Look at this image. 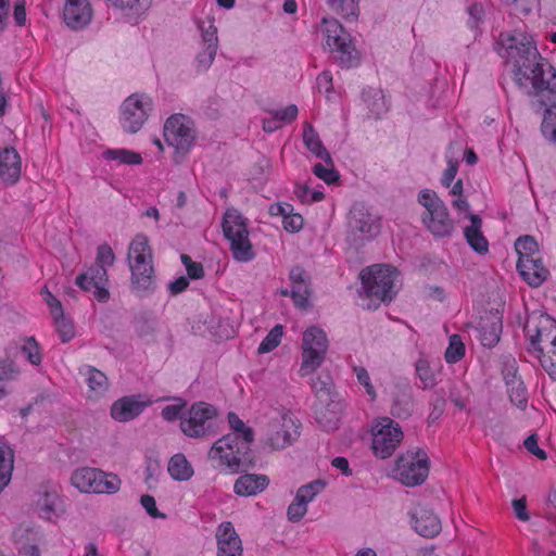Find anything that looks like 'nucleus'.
I'll return each instance as SVG.
<instances>
[{
	"label": "nucleus",
	"instance_id": "obj_42",
	"mask_svg": "<svg viewBox=\"0 0 556 556\" xmlns=\"http://www.w3.org/2000/svg\"><path fill=\"white\" fill-rule=\"evenodd\" d=\"M332 80V74L329 71L321 72L316 78L317 91L324 94L330 102H334L339 99V93L333 89Z\"/></svg>",
	"mask_w": 556,
	"mask_h": 556
},
{
	"label": "nucleus",
	"instance_id": "obj_32",
	"mask_svg": "<svg viewBox=\"0 0 556 556\" xmlns=\"http://www.w3.org/2000/svg\"><path fill=\"white\" fill-rule=\"evenodd\" d=\"M167 471L176 481H188L194 475L191 463L182 453H177L169 458Z\"/></svg>",
	"mask_w": 556,
	"mask_h": 556
},
{
	"label": "nucleus",
	"instance_id": "obj_7",
	"mask_svg": "<svg viewBox=\"0 0 556 556\" xmlns=\"http://www.w3.org/2000/svg\"><path fill=\"white\" fill-rule=\"evenodd\" d=\"M114 262L115 254L112 248L106 243L99 245L96 264L86 273L77 276L76 285L80 289L91 292L99 302L106 303L110 300L108 268L111 267Z\"/></svg>",
	"mask_w": 556,
	"mask_h": 556
},
{
	"label": "nucleus",
	"instance_id": "obj_62",
	"mask_svg": "<svg viewBox=\"0 0 556 556\" xmlns=\"http://www.w3.org/2000/svg\"><path fill=\"white\" fill-rule=\"evenodd\" d=\"M457 170L458 161H454L447 156V168L444 170V174L442 176V185L445 187H450L457 174Z\"/></svg>",
	"mask_w": 556,
	"mask_h": 556
},
{
	"label": "nucleus",
	"instance_id": "obj_6",
	"mask_svg": "<svg viewBox=\"0 0 556 556\" xmlns=\"http://www.w3.org/2000/svg\"><path fill=\"white\" fill-rule=\"evenodd\" d=\"M152 257L148 237L142 233L136 235L129 243L128 264L131 273V286L137 293H144L153 289Z\"/></svg>",
	"mask_w": 556,
	"mask_h": 556
},
{
	"label": "nucleus",
	"instance_id": "obj_18",
	"mask_svg": "<svg viewBox=\"0 0 556 556\" xmlns=\"http://www.w3.org/2000/svg\"><path fill=\"white\" fill-rule=\"evenodd\" d=\"M164 138L177 154L188 153L195 140L192 121L182 114L172 115L165 122Z\"/></svg>",
	"mask_w": 556,
	"mask_h": 556
},
{
	"label": "nucleus",
	"instance_id": "obj_11",
	"mask_svg": "<svg viewBox=\"0 0 556 556\" xmlns=\"http://www.w3.org/2000/svg\"><path fill=\"white\" fill-rule=\"evenodd\" d=\"M418 203L425 208L421 222L435 237H448L454 230V224L450 218L447 207L438 194L424 189L418 194Z\"/></svg>",
	"mask_w": 556,
	"mask_h": 556
},
{
	"label": "nucleus",
	"instance_id": "obj_30",
	"mask_svg": "<svg viewBox=\"0 0 556 556\" xmlns=\"http://www.w3.org/2000/svg\"><path fill=\"white\" fill-rule=\"evenodd\" d=\"M17 549L23 556H40L38 548L39 533L30 529H17L14 532Z\"/></svg>",
	"mask_w": 556,
	"mask_h": 556
},
{
	"label": "nucleus",
	"instance_id": "obj_4",
	"mask_svg": "<svg viewBox=\"0 0 556 556\" xmlns=\"http://www.w3.org/2000/svg\"><path fill=\"white\" fill-rule=\"evenodd\" d=\"M525 332L543 368L551 376H556V320L533 312L528 316Z\"/></svg>",
	"mask_w": 556,
	"mask_h": 556
},
{
	"label": "nucleus",
	"instance_id": "obj_58",
	"mask_svg": "<svg viewBox=\"0 0 556 556\" xmlns=\"http://www.w3.org/2000/svg\"><path fill=\"white\" fill-rule=\"evenodd\" d=\"M291 296L296 306L305 308L308 305V290L306 285L293 287Z\"/></svg>",
	"mask_w": 556,
	"mask_h": 556
},
{
	"label": "nucleus",
	"instance_id": "obj_53",
	"mask_svg": "<svg viewBox=\"0 0 556 556\" xmlns=\"http://www.w3.org/2000/svg\"><path fill=\"white\" fill-rule=\"evenodd\" d=\"M307 514V505L294 496L287 509V517L292 522L300 521Z\"/></svg>",
	"mask_w": 556,
	"mask_h": 556
},
{
	"label": "nucleus",
	"instance_id": "obj_20",
	"mask_svg": "<svg viewBox=\"0 0 556 556\" xmlns=\"http://www.w3.org/2000/svg\"><path fill=\"white\" fill-rule=\"evenodd\" d=\"M408 515L412 528L424 538H434L442 530L440 518L425 504L414 505Z\"/></svg>",
	"mask_w": 556,
	"mask_h": 556
},
{
	"label": "nucleus",
	"instance_id": "obj_19",
	"mask_svg": "<svg viewBox=\"0 0 556 556\" xmlns=\"http://www.w3.org/2000/svg\"><path fill=\"white\" fill-rule=\"evenodd\" d=\"M34 503L38 515L52 522L65 513L63 498L55 486H41L35 494Z\"/></svg>",
	"mask_w": 556,
	"mask_h": 556
},
{
	"label": "nucleus",
	"instance_id": "obj_40",
	"mask_svg": "<svg viewBox=\"0 0 556 556\" xmlns=\"http://www.w3.org/2000/svg\"><path fill=\"white\" fill-rule=\"evenodd\" d=\"M285 334L283 326L276 325L267 336L263 339L257 348L258 354H267L273 352L276 348L281 343L282 337Z\"/></svg>",
	"mask_w": 556,
	"mask_h": 556
},
{
	"label": "nucleus",
	"instance_id": "obj_2",
	"mask_svg": "<svg viewBox=\"0 0 556 556\" xmlns=\"http://www.w3.org/2000/svg\"><path fill=\"white\" fill-rule=\"evenodd\" d=\"M228 424L231 432L213 443L207 458L215 469L233 475L240 470L242 456L248 453L254 433L235 413L228 414Z\"/></svg>",
	"mask_w": 556,
	"mask_h": 556
},
{
	"label": "nucleus",
	"instance_id": "obj_48",
	"mask_svg": "<svg viewBox=\"0 0 556 556\" xmlns=\"http://www.w3.org/2000/svg\"><path fill=\"white\" fill-rule=\"evenodd\" d=\"M416 372L425 389L433 388L437 384L434 371L427 359L420 358L417 361Z\"/></svg>",
	"mask_w": 556,
	"mask_h": 556
},
{
	"label": "nucleus",
	"instance_id": "obj_38",
	"mask_svg": "<svg viewBox=\"0 0 556 556\" xmlns=\"http://www.w3.org/2000/svg\"><path fill=\"white\" fill-rule=\"evenodd\" d=\"M326 485L327 482L325 480L318 479L311 481L298 489L295 497L308 506V504L312 503L315 497L325 490Z\"/></svg>",
	"mask_w": 556,
	"mask_h": 556
},
{
	"label": "nucleus",
	"instance_id": "obj_43",
	"mask_svg": "<svg viewBox=\"0 0 556 556\" xmlns=\"http://www.w3.org/2000/svg\"><path fill=\"white\" fill-rule=\"evenodd\" d=\"M368 109L374 116H380L388 109L386 97L379 89H372L364 93Z\"/></svg>",
	"mask_w": 556,
	"mask_h": 556
},
{
	"label": "nucleus",
	"instance_id": "obj_15",
	"mask_svg": "<svg viewBox=\"0 0 556 556\" xmlns=\"http://www.w3.org/2000/svg\"><path fill=\"white\" fill-rule=\"evenodd\" d=\"M266 441L274 450L291 445L299 437V422L287 409H273L268 415Z\"/></svg>",
	"mask_w": 556,
	"mask_h": 556
},
{
	"label": "nucleus",
	"instance_id": "obj_37",
	"mask_svg": "<svg viewBox=\"0 0 556 556\" xmlns=\"http://www.w3.org/2000/svg\"><path fill=\"white\" fill-rule=\"evenodd\" d=\"M501 331V319L496 315H493L488 324L479 328V339L482 345L488 348L494 346L500 340Z\"/></svg>",
	"mask_w": 556,
	"mask_h": 556
},
{
	"label": "nucleus",
	"instance_id": "obj_5",
	"mask_svg": "<svg viewBox=\"0 0 556 556\" xmlns=\"http://www.w3.org/2000/svg\"><path fill=\"white\" fill-rule=\"evenodd\" d=\"M429 471L428 453L420 447H412L396 456L390 465L388 475L399 483L412 488L422 484Z\"/></svg>",
	"mask_w": 556,
	"mask_h": 556
},
{
	"label": "nucleus",
	"instance_id": "obj_24",
	"mask_svg": "<svg viewBox=\"0 0 556 556\" xmlns=\"http://www.w3.org/2000/svg\"><path fill=\"white\" fill-rule=\"evenodd\" d=\"M217 556H241V540L230 521L222 522L216 529Z\"/></svg>",
	"mask_w": 556,
	"mask_h": 556
},
{
	"label": "nucleus",
	"instance_id": "obj_17",
	"mask_svg": "<svg viewBox=\"0 0 556 556\" xmlns=\"http://www.w3.org/2000/svg\"><path fill=\"white\" fill-rule=\"evenodd\" d=\"M217 409L206 402L193 403L181 417L180 429L190 438H202L212 428Z\"/></svg>",
	"mask_w": 556,
	"mask_h": 556
},
{
	"label": "nucleus",
	"instance_id": "obj_55",
	"mask_svg": "<svg viewBox=\"0 0 556 556\" xmlns=\"http://www.w3.org/2000/svg\"><path fill=\"white\" fill-rule=\"evenodd\" d=\"M273 113L282 125L293 122L299 114V109L295 104H289L285 108L273 111Z\"/></svg>",
	"mask_w": 556,
	"mask_h": 556
},
{
	"label": "nucleus",
	"instance_id": "obj_50",
	"mask_svg": "<svg viewBox=\"0 0 556 556\" xmlns=\"http://www.w3.org/2000/svg\"><path fill=\"white\" fill-rule=\"evenodd\" d=\"M217 48L214 46H202L201 51L197 54L194 64L198 71H206L213 64V61L216 56Z\"/></svg>",
	"mask_w": 556,
	"mask_h": 556
},
{
	"label": "nucleus",
	"instance_id": "obj_49",
	"mask_svg": "<svg viewBox=\"0 0 556 556\" xmlns=\"http://www.w3.org/2000/svg\"><path fill=\"white\" fill-rule=\"evenodd\" d=\"M542 132L546 139L556 143V105L546 110L542 123Z\"/></svg>",
	"mask_w": 556,
	"mask_h": 556
},
{
	"label": "nucleus",
	"instance_id": "obj_10",
	"mask_svg": "<svg viewBox=\"0 0 556 556\" xmlns=\"http://www.w3.org/2000/svg\"><path fill=\"white\" fill-rule=\"evenodd\" d=\"M329 341L324 329L311 326L304 330L301 341V364L299 375L307 377L314 375L326 361Z\"/></svg>",
	"mask_w": 556,
	"mask_h": 556
},
{
	"label": "nucleus",
	"instance_id": "obj_9",
	"mask_svg": "<svg viewBox=\"0 0 556 556\" xmlns=\"http://www.w3.org/2000/svg\"><path fill=\"white\" fill-rule=\"evenodd\" d=\"M222 226L233 260L239 263L254 260L255 251L250 240L247 218L238 210L228 208L224 214Z\"/></svg>",
	"mask_w": 556,
	"mask_h": 556
},
{
	"label": "nucleus",
	"instance_id": "obj_47",
	"mask_svg": "<svg viewBox=\"0 0 556 556\" xmlns=\"http://www.w3.org/2000/svg\"><path fill=\"white\" fill-rule=\"evenodd\" d=\"M359 0H328L332 10L341 14L344 18H355L358 15Z\"/></svg>",
	"mask_w": 556,
	"mask_h": 556
},
{
	"label": "nucleus",
	"instance_id": "obj_12",
	"mask_svg": "<svg viewBox=\"0 0 556 556\" xmlns=\"http://www.w3.org/2000/svg\"><path fill=\"white\" fill-rule=\"evenodd\" d=\"M71 483L79 492L93 494H115L122 485L117 475L91 467L74 470Z\"/></svg>",
	"mask_w": 556,
	"mask_h": 556
},
{
	"label": "nucleus",
	"instance_id": "obj_54",
	"mask_svg": "<svg viewBox=\"0 0 556 556\" xmlns=\"http://www.w3.org/2000/svg\"><path fill=\"white\" fill-rule=\"evenodd\" d=\"M140 504L146 513L154 519H165L166 515L161 513L156 507V501L153 496L144 494L140 498Z\"/></svg>",
	"mask_w": 556,
	"mask_h": 556
},
{
	"label": "nucleus",
	"instance_id": "obj_27",
	"mask_svg": "<svg viewBox=\"0 0 556 556\" xmlns=\"http://www.w3.org/2000/svg\"><path fill=\"white\" fill-rule=\"evenodd\" d=\"M527 266L521 267L520 262H517V270L522 279L531 287L541 286L548 277V270L543 265L542 258L528 260Z\"/></svg>",
	"mask_w": 556,
	"mask_h": 556
},
{
	"label": "nucleus",
	"instance_id": "obj_1",
	"mask_svg": "<svg viewBox=\"0 0 556 556\" xmlns=\"http://www.w3.org/2000/svg\"><path fill=\"white\" fill-rule=\"evenodd\" d=\"M495 51L505 60L519 87L556 92L555 70L541 56L532 36L518 29L502 33Z\"/></svg>",
	"mask_w": 556,
	"mask_h": 556
},
{
	"label": "nucleus",
	"instance_id": "obj_46",
	"mask_svg": "<svg viewBox=\"0 0 556 556\" xmlns=\"http://www.w3.org/2000/svg\"><path fill=\"white\" fill-rule=\"evenodd\" d=\"M325 163H317L313 166L314 175L325 181L327 185H332L339 180V173L334 169L332 160L324 161Z\"/></svg>",
	"mask_w": 556,
	"mask_h": 556
},
{
	"label": "nucleus",
	"instance_id": "obj_22",
	"mask_svg": "<svg viewBox=\"0 0 556 556\" xmlns=\"http://www.w3.org/2000/svg\"><path fill=\"white\" fill-rule=\"evenodd\" d=\"M41 294L50 308L55 330L59 333L61 341L64 343L71 341L76 334L72 318L64 315L61 302L49 290L43 289Z\"/></svg>",
	"mask_w": 556,
	"mask_h": 556
},
{
	"label": "nucleus",
	"instance_id": "obj_36",
	"mask_svg": "<svg viewBox=\"0 0 556 556\" xmlns=\"http://www.w3.org/2000/svg\"><path fill=\"white\" fill-rule=\"evenodd\" d=\"M515 250L518 254V262H520L521 267L527 266L526 262H528V260L541 258L538 243L530 236L518 238L515 243Z\"/></svg>",
	"mask_w": 556,
	"mask_h": 556
},
{
	"label": "nucleus",
	"instance_id": "obj_64",
	"mask_svg": "<svg viewBox=\"0 0 556 556\" xmlns=\"http://www.w3.org/2000/svg\"><path fill=\"white\" fill-rule=\"evenodd\" d=\"M468 13L470 15V24L472 27H477L483 17V7L480 3H473L469 7Z\"/></svg>",
	"mask_w": 556,
	"mask_h": 556
},
{
	"label": "nucleus",
	"instance_id": "obj_31",
	"mask_svg": "<svg viewBox=\"0 0 556 556\" xmlns=\"http://www.w3.org/2000/svg\"><path fill=\"white\" fill-rule=\"evenodd\" d=\"M509 368L510 370L505 374L509 399L517 407L523 408L528 402L526 388L523 382L516 376L514 364Z\"/></svg>",
	"mask_w": 556,
	"mask_h": 556
},
{
	"label": "nucleus",
	"instance_id": "obj_25",
	"mask_svg": "<svg viewBox=\"0 0 556 556\" xmlns=\"http://www.w3.org/2000/svg\"><path fill=\"white\" fill-rule=\"evenodd\" d=\"M22 173V161L17 151L13 148H4L0 151V179L7 185L18 181Z\"/></svg>",
	"mask_w": 556,
	"mask_h": 556
},
{
	"label": "nucleus",
	"instance_id": "obj_51",
	"mask_svg": "<svg viewBox=\"0 0 556 556\" xmlns=\"http://www.w3.org/2000/svg\"><path fill=\"white\" fill-rule=\"evenodd\" d=\"M186 402L181 399H175L173 403L166 405L162 409V417L167 421H175L179 419L181 421V417H184V414L187 409Z\"/></svg>",
	"mask_w": 556,
	"mask_h": 556
},
{
	"label": "nucleus",
	"instance_id": "obj_35",
	"mask_svg": "<svg viewBox=\"0 0 556 556\" xmlns=\"http://www.w3.org/2000/svg\"><path fill=\"white\" fill-rule=\"evenodd\" d=\"M303 141L307 150L323 161H330V154L324 147L318 134L312 125L306 124L303 130Z\"/></svg>",
	"mask_w": 556,
	"mask_h": 556
},
{
	"label": "nucleus",
	"instance_id": "obj_52",
	"mask_svg": "<svg viewBox=\"0 0 556 556\" xmlns=\"http://www.w3.org/2000/svg\"><path fill=\"white\" fill-rule=\"evenodd\" d=\"M22 352L27 357L29 363L33 365H39L41 362V354L38 346V343L34 338H27L23 345H22Z\"/></svg>",
	"mask_w": 556,
	"mask_h": 556
},
{
	"label": "nucleus",
	"instance_id": "obj_57",
	"mask_svg": "<svg viewBox=\"0 0 556 556\" xmlns=\"http://www.w3.org/2000/svg\"><path fill=\"white\" fill-rule=\"evenodd\" d=\"M201 33H202V46H214L215 48L218 47V39H217V29L213 25V23H208L206 27L204 25L201 26Z\"/></svg>",
	"mask_w": 556,
	"mask_h": 556
},
{
	"label": "nucleus",
	"instance_id": "obj_63",
	"mask_svg": "<svg viewBox=\"0 0 556 556\" xmlns=\"http://www.w3.org/2000/svg\"><path fill=\"white\" fill-rule=\"evenodd\" d=\"M525 447L539 459H546V453L539 447L535 435H530L525 440Z\"/></svg>",
	"mask_w": 556,
	"mask_h": 556
},
{
	"label": "nucleus",
	"instance_id": "obj_21",
	"mask_svg": "<svg viewBox=\"0 0 556 556\" xmlns=\"http://www.w3.org/2000/svg\"><path fill=\"white\" fill-rule=\"evenodd\" d=\"M152 403L151 397L142 394L123 396L112 404L111 417L118 422L130 421Z\"/></svg>",
	"mask_w": 556,
	"mask_h": 556
},
{
	"label": "nucleus",
	"instance_id": "obj_16",
	"mask_svg": "<svg viewBox=\"0 0 556 556\" xmlns=\"http://www.w3.org/2000/svg\"><path fill=\"white\" fill-rule=\"evenodd\" d=\"M380 218L364 205H354L348 224V241L358 245L377 237L380 232Z\"/></svg>",
	"mask_w": 556,
	"mask_h": 556
},
{
	"label": "nucleus",
	"instance_id": "obj_28",
	"mask_svg": "<svg viewBox=\"0 0 556 556\" xmlns=\"http://www.w3.org/2000/svg\"><path fill=\"white\" fill-rule=\"evenodd\" d=\"M470 225L464 229L465 238L468 244L477 253L484 254L489 250V242L481 231L482 222L478 215H469Z\"/></svg>",
	"mask_w": 556,
	"mask_h": 556
},
{
	"label": "nucleus",
	"instance_id": "obj_45",
	"mask_svg": "<svg viewBox=\"0 0 556 556\" xmlns=\"http://www.w3.org/2000/svg\"><path fill=\"white\" fill-rule=\"evenodd\" d=\"M294 194L303 204H312L324 200L325 193L321 189H313L307 184H298Z\"/></svg>",
	"mask_w": 556,
	"mask_h": 556
},
{
	"label": "nucleus",
	"instance_id": "obj_60",
	"mask_svg": "<svg viewBox=\"0 0 556 556\" xmlns=\"http://www.w3.org/2000/svg\"><path fill=\"white\" fill-rule=\"evenodd\" d=\"M181 262L190 278L199 279L203 276V267L200 263L193 262L188 255H181Z\"/></svg>",
	"mask_w": 556,
	"mask_h": 556
},
{
	"label": "nucleus",
	"instance_id": "obj_41",
	"mask_svg": "<svg viewBox=\"0 0 556 556\" xmlns=\"http://www.w3.org/2000/svg\"><path fill=\"white\" fill-rule=\"evenodd\" d=\"M353 372L356 377L357 383L364 389V393L369 401L374 402L378 397L377 390L371 381L370 374L363 366H354Z\"/></svg>",
	"mask_w": 556,
	"mask_h": 556
},
{
	"label": "nucleus",
	"instance_id": "obj_59",
	"mask_svg": "<svg viewBox=\"0 0 556 556\" xmlns=\"http://www.w3.org/2000/svg\"><path fill=\"white\" fill-rule=\"evenodd\" d=\"M511 507L516 518L520 521H528L530 519L525 496L513 500Z\"/></svg>",
	"mask_w": 556,
	"mask_h": 556
},
{
	"label": "nucleus",
	"instance_id": "obj_34",
	"mask_svg": "<svg viewBox=\"0 0 556 556\" xmlns=\"http://www.w3.org/2000/svg\"><path fill=\"white\" fill-rule=\"evenodd\" d=\"M103 159L116 165H141L143 162L140 153L125 148L108 149L103 152Z\"/></svg>",
	"mask_w": 556,
	"mask_h": 556
},
{
	"label": "nucleus",
	"instance_id": "obj_56",
	"mask_svg": "<svg viewBox=\"0 0 556 556\" xmlns=\"http://www.w3.org/2000/svg\"><path fill=\"white\" fill-rule=\"evenodd\" d=\"M303 225L304 219L299 213L293 212L282 219L283 229L291 233L299 232L303 228Z\"/></svg>",
	"mask_w": 556,
	"mask_h": 556
},
{
	"label": "nucleus",
	"instance_id": "obj_3",
	"mask_svg": "<svg viewBox=\"0 0 556 556\" xmlns=\"http://www.w3.org/2000/svg\"><path fill=\"white\" fill-rule=\"evenodd\" d=\"M362 305L368 309L391 302L401 288L399 270L387 264H374L359 274Z\"/></svg>",
	"mask_w": 556,
	"mask_h": 556
},
{
	"label": "nucleus",
	"instance_id": "obj_23",
	"mask_svg": "<svg viewBox=\"0 0 556 556\" xmlns=\"http://www.w3.org/2000/svg\"><path fill=\"white\" fill-rule=\"evenodd\" d=\"M93 11L89 0H65L63 20L72 29H81L92 20Z\"/></svg>",
	"mask_w": 556,
	"mask_h": 556
},
{
	"label": "nucleus",
	"instance_id": "obj_26",
	"mask_svg": "<svg viewBox=\"0 0 556 556\" xmlns=\"http://www.w3.org/2000/svg\"><path fill=\"white\" fill-rule=\"evenodd\" d=\"M268 484L269 480L265 475L245 473L236 480L233 491L239 496H254L263 492Z\"/></svg>",
	"mask_w": 556,
	"mask_h": 556
},
{
	"label": "nucleus",
	"instance_id": "obj_8",
	"mask_svg": "<svg viewBox=\"0 0 556 556\" xmlns=\"http://www.w3.org/2000/svg\"><path fill=\"white\" fill-rule=\"evenodd\" d=\"M319 33L321 41L333 53L344 67L357 66L361 62V53L355 48L353 39L343 26L334 18H323Z\"/></svg>",
	"mask_w": 556,
	"mask_h": 556
},
{
	"label": "nucleus",
	"instance_id": "obj_14",
	"mask_svg": "<svg viewBox=\"0 0 556 556\" xmlns=\"http://www.w3.org/2000/svg\"><path fill=\"white\" fill-rule=\"evenodd\" d=\"M153 110L151 97L134 93L127 97L118 109V124L126 134L138 132L148 121Z\"/></svg>",
	"mask_w": 556,
	"mask_h": 556
},
{
	"label": "nucleus",
	"instance_id": "obj_29",
	"mask_svg": "<svg viewBox=\"0 0 556 556\" xmlns=\"http://www.w3.org/2000/svg\"><path fill=\"white\" fill-rule=\"evenodd\" d=\"M80 375L85 378L90 397L97 399L105 394L109 381L102 371L91 366H85L80 369Z\"/></svg>",
	"mask_w": 556,
	"mask_h": 556
},
{
	"label": "nucleus",
	"instance_id": "obj_33",
	"mask_svg": "<svg viewBox=\"0 0 556 556\" xmlns=\"http://www.w3.org/2000/svg\"><path fill=\"white\" fill-rule=\"evenodd\" d=\"M14 469V452L12 447L0 439V492L10 483Z\"/></svg>",
	"mask_w": 556,
	"mask_h": 556
},
{
	"label": "nucleus",
	"instance_id": "obj_39",
	"mask_svg": "<svg viewBox=\"0 0 556 556\" xmlns=\"http://www.w3.org/2000/svg\"><path fill=\"white\" fill-rule=\"evenodd\" d=\"M466 352V346L458 334H452L448 338V345L444 353V358L447 364L458 363L464 356Z\"/></svg>",
	"mask_w": 556,
	"mask_h": 556
},
{
	"label": "nucleus",
	"instance_id": "obj_61",
	"mask_svg": "<svg viewBox=\"0 0 556 556\" xmlns=\"http://www.w3.org/2000/svg\"><path fill=\"white\" fill-rule=\"evenodd\" d=\"M0 369L4 371L0 377L9 384L18 376V369L12 362L0 361Z\"/></svg>",
	"mask_w": 556,
	"mask_h": 556
},
{
	"label": "nucleus",
	"instance_id": "obj_44",
	"mask_svg": "<svg viewBox=\"0 0 556 556\" xmlns=\"http://www.w3.org/2000/svg\"><path fill=\"white\" fill-rule=\"evenodd\" d=\"M317 421L326 430L336 429L340 422L338 404L332 403L325 410H317Z\"/></svg>",
	"mask_w": 556,
	"mask_h": 556
},
{
	"label": "nucleus",
	"instance_id": "obj_13",
	"mask_svg": "<svg viewBox=\"0 0 556 556\" xmlns=\"http://www.w3.org/2000/svg\"><path fill=\"white\" fill-rule=\"evenodd\" d=\"M370 433L372 453L381 459L389 458L401 444L404 437L401 426L390 417L374 419Z\"/></svg>",
	"mask_w": 556,
	"mask_h": 556
}]
</instances>
